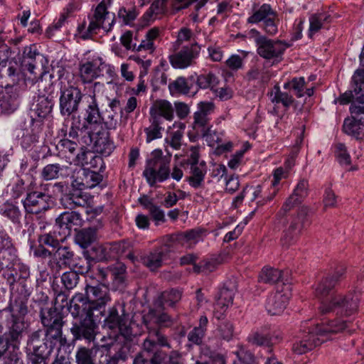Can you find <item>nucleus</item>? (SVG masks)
Masks as SVG:
<instances>
[{
	"label": "nucleus",
	"mask_w": 364,
	"mask_h": 364,
	"mask_svg": "<svg viewBox=\"0 0 364 364\" xmlns=\"http://www.w3.org/2000/svg\"><path fill=\"white\" fill-rule=\"evenodd\" d=\"M352 324L350 321L336 319L325 325H316L312 328L306 329L304 326L302 333L293 344L292 350L297 355L304 354L323 342L324 339L321 338L328 333H336L343 330L349 333L354 331L355 328H353Z\"/></svg>",
	"instance_id": "1"
},
{
	"label": "nucleus",
	"mask_w": 364,
	"mask_h": 364,
	"mask_svg": "<svg viewBox=\"0 0 364 364\" xmlns=\"http://www.w3.org/2000/svg\"><path fill=\"white\" fill-rule=\"evenodd\" d=\"M50 77H57L59 80L60 114L63 117H70L77 113L84 95L78 87L72 83L74 75L63 66L57 65L52 68Z\"/></svg>",
	"instance_id": "2"
},
{
	"label": "nucleus",
	"mask_w": 364,
	"mask_h": 364,
	"mask_svg": "<svg viewBox=\"0 0 364 364\" xmlns=\"http://www.w3.org/2000/svg\"><path fill=\"white\" fill-rule=\"evenodd\" d=\"M360 293L354 290L345 294H336L321 301L319 311L322 314H335L341 316H350L358 309Z\"/></svg>",
	"instance_id": "3"
},
{
	"label": "nucleus",
	"mask_w": 364,
	"mask_h": 364,
	"mask_svg": "<svg viewBox=\"0 0 364 364\" xmlns=\"http://www.w3.org/2000/svg\"><path fill=\"white\" fill-rule=\"evenodd\" d=\"M143 175L151 186L166 181L170 176V159L163 157L161 150H155L146 162Z\"/></svg>",
	"instance_id": "4"
},
{
	"label": "nucleus",
	"mask_w": 364,
	"mask_h": 364,
	"mask_svg": "<svg viewBox=\"0 0 364 364\" xmlns=\"http://www.w3.org/2000/svg\"><path fill=\"white\" fill-rule=\"evenodd\" d=\"M279 21L277 13L269 4L262 5L255 4L252 6L251 14L247 19V22L250 24L262 22L263 30L272 36L278 33Z\"/></svg>",
	"instance_id": "5"
},
{
	"label": "nucleus",
	"mask_w": 364,
	"mask_h": 364,
	"mask_svg": "<svg viewBox=\"0 0 364 364\" xmlns=\"http://www.w3.org/2000/svg\"><path fill=\"white\" fill-rule=\"evenodd\" d=\"M308 213V208L301 206L296 214L289 216L288 220L289 225L284 230L282 238V245L284 248L287 249L294 245L299 238L302 230L309 225Z\"/></svg>",
	"instance_id": "6"
},
{
	"label": "nucleus",
	"mask_w": 364,
	"mask_h": 364,
	"mask_svg": "<svg viewBox=\"0 0 364 364\" xmlns=\"http://www.w3.org/2000/svg\"><path fill=\"white\" fill-rule=\"evenodd\" d=\"M289 45L285 41L259 37L257 41V53L262 58L276 64L283 60V55Z\"/></svg>",
	"instance_id": "7"
},
{
	"label": "nucleus",
	"mask_w": 364,
	"mask_h": 364,
	"mask_svg": "<svg viewBox=\"0 0 364 364\" xmlns=\"http://www.w3.org/2000/svg\"><path fill=\"white\" fill-rule=\"evenodd\" d=\"M105 85L96 82L92 85V91L90 95V100L87 101V106L85 109V122L82 124V128L90 129L92 131H96L102 128V114L100 112L97 102V95L103 90Z\"/></svg>",
	"instance_id": "8"
},
{
	"label": "nucleus",
	"mask_w": 364,
	"mask_h": 364,
	"mask_svg": "<svg viewBox=\"0 0 364 364\" xmlns=\"http://www.w3.org/2000/svg\"><path fill=\"white\" fill-rule=\"evenodd\" d=\"M200 51V46L197 43H191L189 46L174 48V53L169 55V61L173 68L185 69L196 63Z\"/></svg>",
	"instance_id": "9"
},
{
	"label": "nucleus",
	"mask_w": 364,
	"mask_h": 364,
	"mask_svg": "<svg viewBox=\"0 0 364 364\" xmlns=\"http://www.w3.org/2000/svg\"><path fill=\"white\" fill-rule=\"evenodd\" d=\"M114 23V14L110 15L107 11L105 1H101L95 9L94 16L87 28V33L83 37L88 38L94 33H97L100 28L109 31Z\"/></svg>",
	"instance_id": "10"
},
{
	"label": "nucleus",
	"mask_w": 364,
	"mask_h": 364,
	"mask_svg": "<svg viewBox=\"0 0 364 364\" xmlns=\"http://www.w3.org/2000/svg\"><path fill=\"white\" fill-rule=\"evenodd\" d=\"M291 290L290 284H278L277 291L268 297L266 304V309L271 315L283 312L291 295Z\"/></svg>",
	"instance_id": "11"
},
{
	"label": "nucleus",
	"mask_w": 364,
	"mask_h": 364,
	"mask_svg": "<svg viewBox=\"0 0 364 364\" xmlns=\"http://www.w3.org/2000/svg\"><path fill=\"white\" fill-rule=\"evenodd\" d=\"M215 109L213 102L203 101L197 105V110L193 114V129L205 136L210 128V115Z\"/></svg>",
	"instance_id": "12"
},
{
	"label": "nucleus",
	"mask_w": 364,
	"mask_h": 364,
	"mask_svg": "<svg viewBox=\"0 0 364 364\" xmlns=\"http://www.w3.org/2000/svg\"><path fill=\"white\" fill-rule=\"evenodd\" d=\"M41 322L46 328V333L53 338H61L65 323L63 314L56 309H49L41 313Z\"/></svg>",
	"instance_id": "13"
},
{
	"label": "nucleus",
	"mask_w": 364,
	"mask_h": 364,
	"mask_svg": "<svg viewBox=\"0 0 364 364\" xmlns=\"http://www.w3.org/2000/svg\"><path fill=\"white\" fill-rule=\"evenodd\" d=\"M345 274V269L339 267L333 274H329L322 278L315 287V295L322 301L330 299L332 296L331 292Z\"/></svg>",
	"instance_id": "14"
},
{
	"label": "nucleus",
	"mask_w": 364,
	"mask_h": 364,
	"mask_svg": "<svg viewBox=\"0 0 364 364\" xmlns=\"http://www.w3.org/2000/svg\"><path fill=\"white\" fill-rule=\"evenodd\" d=\"M50 196L41 191H31L27 193L23 206L27 213L40 214L50 208Z\"/></svg>",
	"instance_id": "15"
},
{
	"label": "nucleus",
	"mask_w": 364,
	"mask_h": 364,
	"mask_svg": "<svg viewBox=\"0 0 364 364\" xmlns=\"http://www.w3.org/2000/svg\"><path fill=\"white\" fill-rule=\"evenodd\" d=\"M97 327L93 315H87L81 318L80 323H73L70 331L75 340L84 338L92 341L95 338Z\"/></svg>",
	"instance_id": "16"
},
{
	"label": "nucleus",
	"mask_w": 364,
	"mask_h": 364,
	"mask_svg": "<svg viewBox=\"0 0 364 364\" xmlns=\"http://www.w3.org/2000/svg\"><path fill=\"white\" fill-rule=\"evenodd\" d=\"M353 92L356 95H360L350 107L352 115L358 117L364 114V72L363 70H357L352 77Z\"/></svg>",
	"instance_id": "17"
},
{
	"label": "nucleus",
	"mask_w": 364,
	"mask_h": 364,
	"mask_svg": "<svg viewBox=\"0 0 364 364\" xmlns=\"http://www.w3.org/2000/svg\"><path fill=\"white\" fill-rule=\"evenodd\" d=\"M85 290L87 299L93 304L94 309L104 307L111 300L109 289L105 284L86 285Z\"/></svg>",
	"instance_id": "18"
},
{
	"label": "nucleus",
	"mask_w": 364,
	"mask_h": 364,
	"mask_svg": "<svg viewBox=\"0 0 364 364\" xmlns=\"http://www.w3.org/2000/svg\"><path fill=\"white\" fill-rule=\"evenodd\" d=\"M93 304L82 293H77L70 300L69 311L74 318L93 315Z\"/></svg>",
	"instance_id": "19"
},
{
	"label": "nucleus",
	"mask_w": 364,
	"mask_h": 364,
	"mask_svg": "<svg viewBox=\"0 0 364 364\" xmlns=\"http://www.w3.org/2000/svg\"><path fill=\"white\" fill-rule=\"evenodd\" d=\"M144 322L147 328H153L152 324L159 327L168 328L174 323L173 318L164 311V309L156 307L150 309L144 316Z\"/></svg>",
	"instance_id": "20"
},
{
	"label": "nucleus",
	"mask_w": 364,
	"mask_h": 364,
	"mask_svg": "<svg viewBox=\"0 0 364 364\" xmlns=\"http://www.w3.org/2000/svg\"><path fill=\"white\" fill-rule=\"evenodd\" d=\"M73 252L67 247H58L52 255L48 266L54 274H59L62 268L70 265Z\"/></svg>",
	"instance_id": "21"
},
{
	"label": "nucleus",
	"mask_w": 364,
	"mask_h": 364,
	"mask_svg": "<svg viewBox=\"0 0 364 364\" xmlns=\"http://www.w3.org/2000/svg\"><path fill=\"white\" fill-rule=\"evenodd\" d=\"M81 186L73 189L69 193L64 194L60 199L61 205L67 209L73 210L79 207H85L88 203V195L82 190Z\"/></svg>",
	"instance_id": "22"
},
{
	"label": "nucleus",
	"mask_w": 364,
	"mask_h": 364,
	"mask_svg": "<svg viewBox=\"0 0 364 364\" xmlns=\"http://www.w3.org/2000/svg\"><path fill=\"white\" fill-rule=\"evenodd\" d=\"M183 291L178 289H169L161 292L154 301V306L164 309L165 306L174 308L182 298Z\"/></svg>",
	"instance_id": "23"
},
{
	"label": "nucleus",
	"mask_w": 364,
	"mask_h": 364,
	"mask_svg": "<svg viewBox=\"0 0 364 364\" xmlns=\"http://www.w3.org/2000/svg\"><path fill=\"white\" fill-rule=\"evenodd\" d=\"M92 132L97 135L95 141L96 151L105 156H109L115 148L113 141L110 139L109 131L98 129Z\"/></svg>",
	"instance_id": "24"
},
{
	"label": "nucleus",
	"mask_w": 364,
	"mask_h": 364,
	"mask_svg": "<svg viewBox=\"0 0 364 364\" xmlns=\"http://www.w3.org/2000/svg\"><path fill=\"white\" fill-rule=\"evenodd\" d=\"M235 293L234 285H224L220 290L215 304V311L223 314L233 303Z\"/></svg>",
	"instance_id": "25"
},
{
	"label": "nucleus",
	"mask_w": 364,
	"mask_h": 364,
	"mask_svg": "<svg viewBox=\"0 0 364 364\" xmlns=\"http://www.w3.org/2000/svg\"><path fill=\"white\" fill-rule=\"evenodd\" d=\"M201 233L200 229H192L172 235L171 240L186 248H191L201 240Z\"/></svg>",
	"instance_id": "26"
},
{
	"label": "nucleus",
	"mask_w": 364,
	"mask_h": 364,
	"mask_svg": "<svg viewBox=\"0 0 364 364\" xmlns=\"http://www.w3.org/2000/svg\"><path fill=\"white\" fill-rule=\"evenodd\" d=\"M82 221L80 214L77 212H64L56 218L55 225L69 233L72 228L82 226Z\"/></svg>",
	"instance_id": "27"
},
{
	"label": "nucleus",
	"mask_w": 364,
	"mask_h": 364,
	"mask_svg": "<svg viewBox=\"0 0 364 364\" xmlns=\"http://www.w3.org/2000/svg\"><path fill=\"white\" fill-rule=\"evenodd\" d=\"M279 334L274 333H267L266 329H260L252 333L248 340L252 344L259 346L270 347L281 341Z\"/></svg>",
	"instance_id": "28"
},
{
	"label": "nucleus",
	"mask_w": 364,
	"mask_h": 364,
	"mask_svg": "<svg viewBox=\"0 0 364 364\" xmlns=\"http://www.w3.org/2000/svg\"><path fill=\"white\" fill-rule=\"evenodd\" d=\"M15 257V249L10 237L0 233V267H8Z\"/></svg>",
	"instance_id": "29"
},
{
	"label": "nucleus",
	"mask_w": 364,
	"mask_h": 364,
	"mask_svg": "<svg viewBox=\"0 0 364 364\" xmlns=\"http://www.w3.org/2000/svg\"><path fill=\"white\" fill-rule=\"evenodd\" d=\"M150 115L152 119L164 117L171 121L174 117V109L171 102L166 100H156L150 108Z\"/></svg>",
	"instance_id": "30"
},
{
	"label": "nucleus",
	"mask_w": 364,
	"mask_h": 364,
	"mask_svg": "<svg viewBox=\"0 0 364 364\" xmlns=\"http://www.w3.org/2000/svg\"><path fill=\"white\" fill-rule=\"evenodd\" d=\"M189 176L187 177L191 186L194 188H200L203 186L205 176L206 174V164L201 161L200 164L189 166Z\"/></svg>",
	"instance_id": "31"
},
{
	"label": "nucleus",
	"mask_w": 364,
	"mask_h": 364,
	"mask_svg": "<svg viewBox=\"0 0 364 364\" xmlns=\"http://www.w3.org/2000/svg\"><path fill=\"white\" fill-rule=\"evenodd\" d=\"M80 147L75 141L68 137L60 139L56 144L59 156L65 158L70 163L79 151Z\"/></svg>",
	"instance_id": "32"
},
{
	"label": "nucleus",
	"mask_w": 364,
	"mask_h": 364,
	"mask_svg": "<svg viewBox=\"0 0 364 364\" xmlns=\"http://www.w3.org/2000/svg\"><path fill=\"white\" fill-rule=\"evenodd\" d=\"M357 117L353 115L352 117L346 119L343 124V130L346 134L356 139H362L364 136V132L360 125H364V117L358 120Z\"/></svg>",
	"instance_id": "33"
},
{
	"label": "nucleus",
	"mask_w": 364,
	"mask_h": 364,
	"mask_svg": "<svg viewBox=\"0 0 364 364\" xmlns=\"http://www.w3.org/2000/svg\"><path fill=\"white\" fill-rule=\"evenodd\" d=\"M97 225H92L88 228L80 231L75 237L77 243L82 248L88 247L95 240L96 231L102 227L101 220H97Z\"/></svg>",
	"instance_id": "34"
},
{
	"label": "nucleus",
	"mask_w": 364,
	"mask_h": 364,
	"mask_svg": "<svg viewBox=\"0 0 364 364\" xmlns=\"http://www.w3.org/2000/svg\"><path fill=\"white\" fill-rule=\"evenodd\" d=\"M53 105V97L50 95H38L33 113L38 118L45 119L51 113Z\"/></svg>",
	"instance_id": "35"
},
{
	"label": "nucleus",
	"mask_w": 364,
	"mask_h": 364,
	"mask_svg": "<svg viewBox=\"0 0 364 364\" xmlns=\"http://www.w3.org/2000/svg\"><path fill=\"white\" fill-rule=\"evenodd\" d=\"M97 160H101V159L95 156L92 151L87 150L85 147L81 146L70 164L74 163L85 166L84 169L86 170L95 168Z\"/></svg>",
	"instance_id": "36"
},
{
	"label": "nucleus",
	"mask_w": 364,
	"mask_h": 364,
	"mask_svg": "<svg viewBox=\"0 0 364 364\" xmlns=\"http://www.w3.org/2000/svg\"><path fill=\"white\" fill-rule=\"evenodd\" d=\"M100 75V69L96 63L90 61L80 63L79 77L83 84L90 83Z\"/></svg>",
	"instance_id": "37"
},
{
	"label": "nucleus",
	"mask_w": 364,
	"mask_h": 364,
	"mask_svg": "<svg viewBox=\"0 0 364 364\" xmlns=\"http://www.w3.org/2000/svg\"><path fill=\"white\" fill-rule=\"evenodd\" d=\"M26 348L28 351H34L47 358L50 355L45 341L41 339L40 331H35L31 334Z\"/></svg>",
	"instance_id": "38"
},
{
	"label": "nucleus",
	"mask_w": 364,
	"mask_h": 364,
	"mask_svg": "<svg viewBox=\"0 0 364 364\" xmlns=\"http://www.w3.org/2000/svg\"><path fill=\"white\" fill-rule=\"evenodd\" d=\"M152 364H178L180 354L172 350L169 354L162 350H157L150 357Z\"/></svg>",
	"instance_id": "39"
},
{
	"label": "nucleus",
	"mask_w": 364,
	"mask_h": 364,
	"mask_svg": "<svg viewBox=\"0 0 364 364\" xmlns=\"http://www.w3.org/2000/svg\"><path fill=\"white\" fill-rule=\"evenodd\" d=\"M11 314V318H23L28 314L27 299L17 296L11 300L8 308Z\"/></svg>",
	"instance_id": "40"
},
{
	"label": "nucleus",
	"mask_w": 364,
	"mask_h": 364,
	"mask_svg": "<svg viewBox=\"0 0 364 364\" xmlns=\"http://www.w3.org/2000/svg\"><path fill=\"white\" fill-rule=\"evenodd\" d=\"M166 251L161 247L141 258L142 263L151 270H155L162 264Z\"/></svg>",
	"instance_id": "41"
},
{
	"label": "nucleus",
	"mask_w": 364,
	"mask_h": 364,
	"mask_svg": "<svg viewBox=\"0 0 364 364\" xmlns=\"http://www.w3.org/2000/svg\"><path fill=\"white\" fill-rule=\"evenodd\" d=\"M11 318L12 323L6 336V343L18 341L26 329V324L23 318Z\"/></svg>",
	"instance_id": "42"
},
{
	"label": "nucleus",
	"mask_w": 364,
	"mask_h": 364,
	"mask_svg": "<svg viewBox=\"0 0 364 364\" xmlns=\"http://www.w3.org/2000/svg\"><path fill=\"white\" fill-rule=\"evenodd\" d=\"M125 316L119 315L115 307H112L108 311V315L105 319L104 326L111 330H117L124 324Z\"/></svg>",
	"instance_id": "43"
},
{
	"label": "nucleus",
	"mask_w": 364,
	"mask_h": 364,
	"mask_svg": "<svg viewBox=\"0 0 364 364\" xmlns=\"http://www.w3.org/2000/svg\"><path fill=\"white\" fill-rule=\"evenodd\" d=\"M331 16L326 14H314L309 17V36L311 38L313 36L318 32L324 26V23L329 21Z\"/></svg>",
	"instance_id": "44"
},
{
	"label": "nucleus",
	"mask_w": 364,
	"mask_h": 364,
	"mask_svg": "<svg viewBox=\"0 0 364 364\" xmlns=\"http://www.w3.org/2000/svg\"><path fill=\"white\" fill-rule=\"evenodd\" d=\"M83 178L81 182L77 183V186H81L84 189L92 188L96 186L102 181V176L95 171L90 169H83Z\"/></svg>",
	"instance_id": "45"
},
{
	"label": "nucleus",
	"mask_w": 364,
	"mask_h": 364,
	"mask_svg": "<svg viewBox=\"0 0 364 364\" xmlns=\"http://www.w3.org/2000/svg\"><path fill=\"white\" fill-rule=\"evenodd\" d=\"M220 83L218 77L213 73L202 74L197 77L196 84L200 89H210L213 91Z\"/></svg>",
	"instance_id": "46"
},
{
	"label": "nucleus",
	"mask_w": 364,
	"mask_h": 364,
	"mask_svg": "<svg viewBox=\"0 0 364 364\" xmlns=\"http://www.w3.org/2000/svg\"><path fill=\"white\" fill-rule=\"evenodd\" d=\"M183 132L177 130L170 132L165 139V151L171 156L168 147L173 150H178L182 146Z\"/></svg>",
	"instance_id": "47"
},
{
	"label": "nucleus",
	"mask_w": 364,
	"mask_h": 364,
	"mask_svg": "<svg viewBox=\"0 0 364 364\" xmlns=\"http://www.w3.org/2000/svg\"><path fill=\"white\" fill-rule=\"evenodd\" d=\"M191 43H196L192 31L186 27H183L178 33L177 39L173 44V48L176 50L183 46H189Z\"/></svg>",
	"instance_id": "48"
},
{
	"label": "nucleus",
	"mask_w": 364,
	"mask_h": 364,
	"mask_svg": "<svg viewBox=\"0 0 364 364\" xmlns=\"http://www.w3.org/2000/svg\"><path fill=\"white\" fill-rule=\"evenodd\" d=\"M282 277V272L274 268H264L259 274V281L265 284H280L279 282Z\"/></svg>",
	"instance_id": "49"
},
{
	"label": "nucleus",
	"mask_w": 364,
	"mask_h": 364,
	"mask_svg": "<svg viewBox=\"0 0 364 364\" xmlns=\"http://www.w3.org/2000/svg\"><path fill=\"white\" fill-rule=\"evenodd\" d=\"M218 336L222 340L230 341L234 337L235 326L230 321H222L217 328Z\"/></svg>",
	"instance_id": "50"
},
{
	"label": "nucleus",
	"mask_w": 364,
	"mask_h": 364,
	"mask_svg": "<svg viewBox=\"0 0 364 364\" xmlns=\"http://www.w3.org/2000/svg\"><path fill=\"white\" fill-rule=\"evenodd\" d=\"M169 90L172 95L188 94L190 92V87L186 79L183 77H178L168 85Z\"/></svg>",
	"instance_id": "51"
},
{
	"label": "nucleus",
	"mask_w": 364,
	"mask_h": 364,
	"mask_svg": "<svg viewBox=\"0 0 364 364\" xmlns=\"http://www.w3.org/2000/svg\"><path fill=\"white\" fill-rule=\"evenodd\" d=\"M162 129L159 119H152L151 124L144 129L146 134V141L149 143L154 139L161 138L162 136Z\"/></svg>",
	"instance_id": "52"
},
{
	"label": "nucleus",
	"mask_w": 364,
	"mask_h": 364,
	"mask_svg": "<svg viewBox=\"0 0 364 364\" xmlns=\"http://www.w3.org/2000/svg\"><path fill=\"white\" fill-rule=\"evenodd\" d=\"M77 364H94L95 353L92 349L80 348L76 353Z\"/></svg>",
	"instance_id": "53"
},
{
	"label": "nucleus",
	"mask_w": 364,
	"mask_h": 364,
	"mask_svg": "<svg viewBox=\"0 0 364 364\" xmlns=\"http://www.w3.org/2000/svg\"><path fill=\"white\" fill-rule=\"evenodd\" d=\"M241 55H232L226 61V66L231 70H238L243 66V60L247 56L248 52L245 50H238Z\"/></svg>",
	"instance_id": "54"
},
{
	"label": "nucleus",
	"mask_w": 364,
	"mask_h": 364,
	"mask_svg": "<svg viewBox=\"0 0 364 364\" xmlns=\"http://www.w3.org/2000/svg\"><path fill=\"white\" fill-rule=\"evenodd\" d=\"M61 170L62 168L58 164H48L42 169L41 176L45 181L56 179Z\"/></svg>",
	"instance_id": "55"
},
{
	"label": "nucleus",
	"mask_w": 364,
	"mask_h": 364,
	"mask_svg": "<svg viewBox=\"0 0 364 364\" xmlns=\"http://www.w3.org/2000/svg\"><path fill=\"white\" fill-rule=\"evenodd\" d=\"M305 85V80L303 77H294L291 81L284 84V88L286 90L292 89L297 97L304 96V87Z\"/></svg>",
	"instance_id": "56"
},
{
	"label": "nucleus",
	"mask_w": 364,
	"mask_h": 364,
	"mask_svg": "<svg viewBox=\"0 0 364 364\" xmlns=\"http://www.w3.org/2000/svg\"><path fill=\"white\" fill-rule=\"evenodd\" d=\"M237 350L235 352L237 360L232 364H252L254 360L253 354L247 350L242 345H237Z\"/></svg>",
	"instance_id": "57"
},
{
	"label": "nucleus",
	"mask_w": 364,
	"mask_h": 364,
	"mask_svg": "<svg viewBox=\"0 0 364 364\" xmlns=\"http://www.w3.org/2000/svg\"><path fill=\"white\" fill-rule=\"evenodd\" d=\"M118 123L117 112L106 111L105 115L102 117V126L104 125L107 131L116 129Z\"/></svg>",
	"instance_id": "58"
},
{
	"label": "nucleus",
	"mask_w": 364,
	"mask_h": 364,
	"mask_svg": "<svg viewBox=\"0 0 364 364\" xmlns=\"http://www.w3.org/2000/svg\"><path fill=\"white\" fill-rule=\"evenodd\" d=\"M166 0H154L149 11L144 15L146 20L151 19L154 15L164 14L166 11Z\"/></svg>",
	"instance_id": "59"
},
{
	"label": "nucleus",
	"mask_w": 364,
	"mask_h": 364,
	"mask_svg": "<svg viewBox=\"0 0 364 364\" xmlns=\"http://www.w3.org/2000/svg\"><path fill=\"white\" fill-rule=\"evenodd\" d=\"M301 202L296 199V197L293 196L291 194L287 198L284 203L282 208L277 214V218L282 220L287 215V213L292 210L296 205L301 204Z\"/></svg>",
	"instance_id": "60"
},
{
	"label": "nucleus",
	"mask_w": 364,
	"mask_h": 364,
	"mask_svg": "<svg viewBox=\"0 0 364 364\" xmlns=\"http://www.w3.org/2000/svg\"><path fill=\"white\" fill-rule=\"evenodd\" d=\"M309 181L306 179H301L293 191L291 195L296 197V199L299 200L301 203L308 196L309 189Z\"/></svg>",
	"instance_id": "61"
},
{
	"label": "nucleus",
	"mask_w": 364,
	"mask_h": 364,
	"mask_svg": "<svg viewBox=\"0 0 364 364\" xmlns=\"http://www.w3.org/2000/svg\"><path fill=\"white\" fill-rule=\"evenodd\" d=\"M79 278L76 272L69 271L63 274L61 282L66 289L71 290L77 286Z\"/></svg>",
	"instance_id": "62"
},
{
	"label": "nucleus",
	"mask_w": 364,
	"mask_h": 364,
	"mask_svg": "<svg viewBox=\"0 0 364 364\" xmlns=\"http://www.w3.org/2000/svg\"><path fill=\"white\" fill-rule=\"evenodd\" d=\"M274 95L272 98L273 102H281L285 107H289L292 105L294 102L293 97L287 92H282L279 85H275L274 87Z\"/></svg>",
	"instance_id": "63"
},
{
	"label": "nucleus",
	"mask_w": 364,
	"mask_h": 364,
	"mask_svg": "<svg viewBox=\"0 0 364 364\" xmlns=\"http://www.w3.org/2000/svg\"><path fill=\"white\" fill-rule=\"evenodd\" d=\"M1 213L4 216L11 219L14 223L20 222L21 215V211L18 207L13 204L4 205V206L1 208Z\"/></svg>",
	"instance_id": "64"
}]
</instances>
